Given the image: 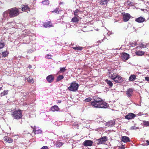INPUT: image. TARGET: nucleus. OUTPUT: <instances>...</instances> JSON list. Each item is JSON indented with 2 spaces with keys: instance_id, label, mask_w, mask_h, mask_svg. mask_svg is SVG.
Here are the masks:
<instances>
[{
  "instance_id": "obj_1",
  "label": "nucleus",
  "mask_w": 149,
  "mask_h": 149,
  "mask_svg": "<svg viewBox=\"0 0 149 149\" xmlns=\"http://www.w3.org/2000/svg\"><path fill=\"white\" fill-rule=\"evenodd\" d=\"M91 105L94 107L98 108L106 109L109 106L107 103L99 97L95 98L91 102Z\"/></svg>"
},
{
  "instance_id": "obj_2",
  "label": "nucleus",
  "mask_w": 149,
  "mask_h": 149,
  "mask_svg": "<svg viewBox=\"0 0 149 149\" xmlns=\"http://www.w3.org/2000/svg\"><path fill=\"white\" fill-rule=\"evenodd\" d=\"M19 13V9L17 7H14L4 12L3 15L5 17H7L8 15L9 17L11 18L17 16Z\"/></svg>"
},
{
  "instance_id": "obj_3",
  "label": "nucleus",
  "mask_w": 149,
  "mask_h": 149,
  "mask_svg": "<svg viewBox=\"0 0 149 149\" xmlns=\"http://www.w3.org/2000/svg\"><path fill=\"white\" fill-rule=\"evenodd\" d=\"M12 116L14 119L19 120L22 118V111L20 109L16 110L12 112Z\"/></svg>"
},
{
  "instance_id": "obj_4",
  "label": "nucleus",
  "mask_w": 149,
  "mask_h": 149,
  "mask_svg": "<svg viewBox=\"0 0 149 149\" xmlns=\"http://www.w3.org/2000/svg\"><path fill=\"white\" fill-rule=\"evenodd\" d=\"M79 85L76 81H73L70 84V86L68 87V89L72 91L75 92L78 89Z\"/></svg>"
},
{
  "instance_id": "obj_5",
  "label": "nucleus",
  "mask_w": 149,
  "mask_h": 149,
  "mask_svg": "<svg viewBox=\"0 0 149 149\" xmlns=\"http://www.w3.org/2000/svg\"><path fill=\"white\" fill-rule=\"evenodd\" d=\"M107 140V138L106 136H103L97 139V145L102 144H104V143Z\"/></svg>"
},
{
  "instance_id": "obj_6",
  "label": "nucleus",
  "mask_w": 149,
  "mask_h": 149,
  "mask_svg": "<svg viewBox=\"0 0 149 149\" xmlns=\"http://www.w3.org/2000/svg\"><path fill=\"white\" fill-rule=\"evenodd\" d=\"M113 80L117 83H121L123 81L122 77L119 75H117Z\"/></svg>"
},
{
  "instance_id": "obj_7",
  "label": "nucleus",
  "mask_w": 149,
  "mask_h": 149,
  "mask_svg": "<svg viewBox=\"0 0 149 149\" xmlns=\"http://www.w3.org/2000/svg\"><path fill=\"white\" fill-rule=\"evenodd\" d=\"M136 116V115L132 113H128L125 116V118L127 120H131L134 118Z\"/></svg>"
},
{
  "instance_id": "obj_8",
  "label": "nucleus",
  "mask_w": 149,
  "mask_h": 149,
  "mask_svg": "<svg viewBox=\"0 0 149 149\" xmlns=\"http://www.w3.org/2000/svg\"><path fill=\"white\" fill-rule=\"evenodd\" d=\"M131 17V16L129 13H125L123 15V20L124 22H127L129 20Z\"/></svg>"
},
{
  "instance_id": "obj_9",
  "label": "nucleus",
  "mask_w": 149,
  "mask_h": 149,
  "mask_svg": "<svg viewBox=\"0 0 149 149\" xmlns=\"http://www.w3.org/2000/svg\"><path fill=\"white\" fill-rule=\"evenodd\" d=\"M93 143L92 141L86 140L83 143V145L85 146H91L92 145Z\"/></svg>"
},
{
  "instance_id": "obj_10",
  "label": "nucleus",
  "mask_w": 149,
  "mask_h": 149,
  "mask_svg": "<svg viewBox=\"0 0 149 149\" xmlns=\"http://www.w3.org/2000/svg\"><path fill=\"white\" fill-rule=\"evenodd\" d=\"M122 59L124 60H127L129 58V55L126 53H123L121 55Z\"/></svg>"
},
{
  "instance_id": "obj_11",
  "label": "nucleus",
  "mask_w": 149,
  "mask_h": 149,
  "mask_svg": "<svg viewBox=\"0 0 149 149\" xmlns=\"http://www.w3.org/2000/svg\"><path fill=\"white\" fill-rule=\"evenodd\" d=\"M54 77L52 74L48 76L46 78L47 80L49 83L52 82L54 81Z\"/></svg>"
},
{
  "instance_id": "obj_12",
  "label": "nucleus",
  "mask_w": 149,
  "mask_h": 149,
  "mask_svg": "<svg viewBox=\"0 0 149 149\" xmlns=\"http://www.w3.org/2000/svg\"><path fill=\"white\" fill-rule=\"evenodd\" d=\"M43 25L44 27L45 28L53 26L52 24V23L51 22L49 21L45 22Z\"/></svg>"
},
{
  "instance_id": "obj_13",
  "label": "nucleus",
  "mask_w": 149,
  "mask_h": 149,
  "mask_svg": "<svg viewBox=\"0 0 149 149\" xmlns=\"http://www.w3.org/2000/svg\"><path fill=\"white\" fill-rule=\"evenodd\" d=\"M133 89L132 88L128 89L126 91V94L128 97H130L132 96Z\"/></svg>"
},
{
  "instance_id": "obj_14",
  "label": "nucleus",
  "mask_w": 149,
  "mask_h": 149,
  "mask_svg": "<svg viewBox=\"0 0 149 149\" xmlns=\"http://www.w3.org/2000/svg\"><path fill=\"white\" fill-rule=\"evenodd\" d=\"M60 109L56 105H54L51 108V110L53 112L59 111Z\"/></svg>"
},
{
  "instance_id": "obj_15",
  "label": "nucleus",
  "mask_w": 149,
  "mask_h": 149,
  "mask_svg": "<svg viewBox=\"0 0 149 149\" xmlns=\"http://www.w3.org/2000/svg\"><path fill=\"white\" fill-rule=\"evenodd\" d=\"M115 120H110L106 123V125L108 127H111L113 126L115 124Z\"/></svg>"
},
{
  "instance_id": "obj_16",
  "label": "nucleus",
  "mask_w": 149,
  "mask_h": 149,
  "mask_svg": "<svg viewBox=\"0 0 149 149\" xmlns=\"http://www.w3.org/2000/svg\"><path fill=\"white\" fill-rule=\"evenodd\" d=\"M135 20L136 22L139 23H142L145 20V19L144 18L142 17H140L136 19Z\"/></svg>"
},
{
  "instance_id": "obj_17",
  "label": "nucleus",
  "mask_w": 149,
  "mask_h": 149,
  "mask_svg": "<svg viewBox=\"0 0 149 149\" xmlns=\"http://www.w3.org/2000/svg\"><path fill=\"white\" fill-rule=\"evenodd\" d=\"M136 79V76L134 74H131L129 78V81H134Z\"/></svg>"
},
{
  "instance_id": "obj_18",
  "label": "nucleus",
  "mask_w": 149,
  "mask_h": 149,
  "mask_svg": "<svg viewBox=\"0 0 149 149\" xmlns=\"http://www.w3.org/2000/svg\"><path fill=\"white\" fill-rule=\"evenodd\" d=\"M122 141L126 143L128 142H130V140L129 138L126 136H123L122 137Z\"/></svg>"
},
{
  "instance_id": "obj_19",
  "label": "nucleus",
  "mask_w": 149,
  "mask_h": 149,
  "mask_svg": "<svg viewBox=\"0 0 149 149\" xmlns=\"http://www.w3.org/2000/svg\"><path fill=\"white\" fill-rule=\"evenodd\" d=\"M33 128V131L35 134H40L42 133V131L38 129L37 130L36 127Z\"/></svg>"
},
{
  "instance_id": "obj_20",
  "label": "nucleus",
  "mask_w": 149,
  "mask_h": 149,
  "mask_svg": "<svg viewBox=\"0 0 149 149\" xmlns=\"http://www.w3.org/2000/svg\"><path fill=\"white\" fill-rule=\"evenodd\" d=\"M147 44L146 43H144L143 42H140L139 44V45L137 46L136 47V48H138V47L139 48H143L144 47H146V46Z\"/></svg>"
},
{
  "instance_id": "obj_21",
  "label": "nucleus",
  "mask_w": 149,
  "mask_h": 149,
  "mask_svg": "<svg viewBox=\"0 0 149 149\" xmlns=\"http://www.w3.org/2000/svg\"><path fill=\"white\" fill-rule=\"evenodd\" d=\"M117 75V74L116 73L113 72H109V77L111 79H113Z\"/></svg>"
},
{
  "instance_id": "obj_22",
  "label": "nucleus",
  "mask_w": 149,
  "mask_h": 149,
  "mask_svg": "<svg viewBox=\"0 0 149 149\" xmlns=\"http://www.w3.org/2000/svg\"><path fill=\"white\" fill-rule=\"evenodd\" d=\"M136 54L138 56H142L144 55L145 52L141 51H139L135 52Z\"/></svg>"
},
{
  "instance_id": "obj_23",
  "label": "nucleus",
  "mask_w": 149,
  "mask_h": 149,
  "mask_svg": "<svg viewBox=\"0 0 149 149\" xmlns=\"http://www.w3.org/2000/svg\"><path fill=\"white\" fill-rule=\"evenodd\" d=\"M82 12L79 9H76L74 11V15L76 16H78V14L79 13Z\"/></svg>"
},
{
  "instance_id": "obj_24",
  "label": "nucleus",
  "mask_w": 149,
  "mask_h": 149,
  "mask_svg": "<svg viewBox=\"0 0 149 149\" xmlns=\"http://www.w3.org/2000/svg\"><path fill=\"white\" fill-rule=\"evenodd\" d=\"M72 48L74 50H75L76 51L77 50H81L83 49V47H80V46H76L75 47H72Z\"/></svg>"
},
{
  "instance_id": "obj_25",
  "label": "nucleus",
  "mask_w": 149,
  "mask_h": 149,
  "mask_svg": "<svg viewBox=\"0 0 149 149\" xmlns=\"http://www.w3.org/2000/svg\"><path fill=\"white\" fill-rule=\"evenodd\" d=\"M63 144L64 143L62 142H60L59 141H56L55 145L56 147H60L62 146Z\"/></svg>"
},
{
  "instance_id": "obj_26",
  "label": "nucleus",
  "mask_w": 149,
  "mask_h": 149,
  "mask_svg": "<svg viewBox=\"0 0 149 149\" xmlns=\"http://www.w3.org/2000/svg\"><path fill=\"white\" fill-rule=\"evenodd\" d=\"M71 21L73 22L78 23L79 21V19L76 17H75L72 19Z\"/></svg>"
},
{
  "instance_id": "obj_27",
  "label": "nucleus",
  "mask_w": 149,
  "mask_h": 149,
  "mask_svg": "<svg viewBox=\"0 0 149 149\" xmlns=\"http://www.w3.org/2000/svg\"><path fill=\"white\" fill-rule=\"evenodd\" d=\"M105 81L107 83V84L109 86L110 88L111 87L113 86V83L110 80H109L107 79Z\"/></svg>"
},
{
  "instance_id": "obj_28",
  "label": "nucleus",
  "mask_w": 149,
  "mask_h": 149,
  "mask_svg": "<svg viewBox=\"0 0 149 149\" xmlns=\"http://www.w3.org/2000/svg\"><path fill=\"white\" fill-rule=\"evenodd\" d=\"M64 78V77L63 75H60L57 78L56 81L58 82L61 80L63 79Z\"/></svg>"
},
{
  "instance_id": "obj_29",
  "label": "nucleus",
  "mask_w": 149,
  "mask_h": 149,
  "mask_svg": "<svg viewBox=\"0 0 149 149\" xmlns=\"http://www.w3.org/2000/svg\"><path fill=\"white\" fill-rule=\"evenodd\" d=\"M108 2V0H101L100 4L102 5H105Z\"/></svg>"
},
{
  "instance_id": "obj_30",
  "label": "nucleus",
  "mask_w": 149,
  "mask_h": 149,
  "mask_svg": "<svg viewBox=\"0 0 149 149\" xmlns=\"http://www.w3.org/2000/svg\"><path fill=\"white\" fill-rule=\"evenodd\" d=\"M42 4L44 5H48L49 4V2L48 0H45L42 2Z\"/></svg>"
},
{
  "instance_id": "obj_31",
  "label": "nucleus",
  "mask_w": 149,
  "mask_h": 149,
  "mask_svg": "<svg viewBox=\"0 0 149 149\" xmlns=\"http://www.w3.org/2000/svg\"><path fill=\"white\" fill-rule=\"evenodd\" d=\"M29 8L27 6H24V7L22 8V11L27 10L29 9Z\"/></svg>"
},
{
  "instance_id": "obj_32",
  "label": "nucleus",
  "mask_w": 149,
  "mask_h": 149,
  "mask_svg": "<svg viewBox=\"0 0 149 149\" xmlns=\"http://www.w3.org/2000/svg\"><path fill=\"white\" fill-rule=\"evenodd\" d=\"M65 68H66V67H64V68H60V70L59 71V72L60 73H61L62 72H65V70H66Z\"/></svg>"
},
{
  "instance_id": "obj_33",
  "label": "nucleus",
  "mask_w": 149,
  "mask_h": 149,
  "mask_svg": "<svg viewBox=\"0 0 149 149\" xmlns=\"http://www.w3.org/2000/svg\"><path fill=\"white\" fill-rule=\"evenodd\" d=\"M143 125L145 126H149V121H143Z\"/></svg>"
},
{
  "instance_id": "obj_34",
  "label": "nucleus",
  "mask_w": 149,
  "mask_h": 149,
  "mask_svg": "<svg viewBox=\"0 0 149 149\" xmlns=\"http://www.w3.org/2000/svg\"><path fill=\"white\" fill-rule=\"evenodd\" d=\"M8 53L7 52H4L2 53V55L4 57H6L8 55Z\"/></svg>"
},
{
  "instance_id": "obj_35",
  "label": "nucleus",
  "mask_w": 149,
  "mask_h": 149,
  "mask_svg": "<svg viewBox=\"0 0 149 149\" xmlns=\"http://www.w3.org/2000/svg\"><path fill=\"white\" fill-rule=\"evenodd\" d=\"M8 91H4L3 92H2L1 94V96H3L8 94Z\"/></svg>"
},
{
  "instance_id": "obj_36",
  "label": "nucleus",
  "mask_w": 149,
  "mask_h": 149,
  "mask_svg": "<svg viewBox=\"0 0 149 149\" xmlns=\"http://www.w3.org/2000/svg\"><path fill=\"white\" fill-rule=\"evenodd\" d=\"M45 58L48 59H52L53 56L51 55L47 54Z\"/></svg>"
},
{
  "instance_id": "obj_37",
  "label": "nucleus",
  "mask_w": 149,
  "mask_h": 149,
  "mask_svg": "<svg viewBox=\"0 0 149 149\" xmlns=\"http://www.w3.org/2000/svg\"><path fill=\"white\" fill-rule=\"evenodd\" d=\"M139 129V127H136L135 126H132L130 127V130H135L136 129Z\"/></svg>"
},
{
  "instance_id": "obj_38",
  "label": "nucleus",
  "mask_w": 149,
  "mask_h": 149,
  "mask_svg": "<svg viewBox=\"0 0 149 149\" xmlns=\"http://www.w3.org/2000/svg\"><path fill=\"white\" fill-rule=\"evenodd\" d=\"M137 45V42L135 41H134L132 42H131L130 45L132 47L135 46L136 45Z\"/></svg>"
},
{
  "instance_id": "obj_39",
  "label": "nucleus",
  "mask_w": 149,
  "mask_h": 149,
  "mask_svg": "<svg viewBox=\"0 0 149 149\" xmlns=\"http://www.w3.org/2000/svg\"><path fill=\"white\" fill-rule=\"evenodd\" d=\"M92 100V99L90 97H89L88 98H86L84 100V101L86 102H88L91 101Z\"/></svg>"
},
{
  "instance_id": "obj_40",
  "label": "nucleus",
  "mask_w": 149,
  "mask_h": 149,
  "mask_svg": "<svg viewBox=\"0 0 149 149\" xmlns=\"http://www.w3.org/2000/svg\"><path fill=\"white\" fill-rule=\"evenodd\" d=\"M27 81L29 82L33 83V81L32 78L29 77Z\"/></svg>"
},
{
  "instance_id": "obj_41",
  "label": "nucleus",
  "mask_w": 149,
  "mask_h": 149,
  "mask_svg": "<svg viewBox=\"0 0 149 149\" xmlns=\"http://www.w3.org/2000/svg\"><path fill=\"white\" fill-rule=\"evenodd\" d=\"M61 11L60 10H58V9L57 8L55 10L53 11H52L53 13H56L57 14H58L59 13V11Z\"/></svg>"
},
{
  "instance_id": "obj_42",
  "label": "nucleus",
  "mask_w": 149,
  "mask_h": 149,
  "mask_svg": "<svg viewBox=\"0 0 149 149\" xmlns=\"http://www.w3.org/2000/svg\"><path fill=\"white\" fill-rule=\"evenodd\" d=\"M128 4L130 6H133L134 5V3L133 2H130V1H128Z\"/></svg>"
},
{
  "instance_id": "obj_43",
  "label": "nucleus",
  "mask_w": 149,
  "mask_h": 149,
  "mask_svg": "<svg viewBox=\"0 0 149 149\" xmlns=\"http://www.w3.org/2000/svg\"><path fill=\"white\" fill-rule=\"evenodd\" d=\"M5 46V44L3 43L0 42V49L3 48Z\"/></svg>"
},
{
  "instance_id": "obj_44",
  "label": "nucleus",
  "mask_w": 149,
  "mask_h": 149,
  "mask_svg": "<svg viewBox=\"0 0 149 149\" xmlns=\"http://www.w3.org/2000/svg\"><path fill=\"white\" fill-rule=\"evenodd\" d=\"M13 139L10 138H8V141L7 142L8 143H10L13 142Z\"/></svg>"
},
{
  "instance_id": "obj_45",
  "label": "nucleus",
  "mask_w": 149,
  "mask_h": 149,
  "mask_svg": "<svg viewBox=\"0 0 149 149\" xmlns=\"http://www.w3.org/2000/svg\"><path fill=\"white\" fill-rule=\"evenodd\" d=\"M8 138L9 137L7 136H5L4 137V139H3V140H4V141L6 143V142H7L8 139Z\"/></svg>"
},
{
  "instance_id": "obj_46",
  "label": "nucleus",
  "mask_w": 149,
  "mask_h": 149,
  "mask_svg": "<svg viewBox=\"0 0 149 149\" xmlns=\"http://www.w3.org/2000/svg\"><path fill=\"white\" fill-rule=\"evenodd\" d=\"M40 149H49V148L47 146H43Z\"/></svg>"
},
{
  "instance_id": "obj_47",
  "label": "nucleus",
  "mask_w": 149,
  "mask_h": 149,
  "mask_svg": "<svg viewBox=\"0 0 149 149\" xmlns=\"http://www.w3.org/2000/svg\"><path fill=\"white\" fill-rule=\"evenodd\" d=\"M145 80L149 82V77H145Z\"/></svg>"
},
{
  "instance_id": "obj_48",
  "label": "nucleus",
  "mask_w": 149,
  "mask_h": 149,
  "mask_svg": "<svg viewBox=\"0 0 149 149\" xmlns=\"http://www.w3.org/2000/svg\"><path fill=\"white\" fill-rule=\"evenodd\" d=\"M146 145H149V141L148 140H146Z\"/></svg>"
},
{
  "instance_id": "obj_49",
  "label": "nucleus",
  "mask_w": 149,
  "mask_h": 149,
  "mask_svg": "<svg viewBox=\"0 0 149 149\" xmlns=\"http://www.w3.org/2000/svg\"><path fill=\"white\" fill-rule=\"evenodd\" d=\"M28 68H29L30 69V68H31L32 66L31 65H29L28 66Z\"/></svg>"
},
{
  "instance_id": "obj_50",
  "label": "nucleus",
  "mask_w": 149,
  "mask_h": 149,
  "mask_svg": "<svg viewBox=\"0 0 149 149\" xmlns=\"http://www.w3.org/2000/svg\"><path fill=\"white\" fill-rule=\"evenodd\" d=\"M63 3V2H60V3H59V5H61V4H62Z\"/></svg>"
},
{
  "instance_id": "obj_51",
  "label": "nucleus",
  "mask_w": 149,
  "mask_h": 149,
  "mask_svg": "<svg viewBox=\"0 0 149 149\" xmlns=\"http://www.w3.org/2000/svg\"><path fill=\"white\" fill-rule=\"evenodd\" d=\"M61 101H60V100H58V103H61Z\"/></svg>"
},
{
  "instance_id": "obj_52",
  "label": "nucleus",
  "mask_w": 149,
  "mask_h": 149,
  "mask_svg": "<svg viewBox=\"0 0 149 149\" xmlns=\"http://www.w3.org/2000/svg\"><path fill=\"white\" fill-rule=\"evenodd\" d=\"M1 88H2V87H0V90L1 89Z\"/></svg>"
}]
</instances>
